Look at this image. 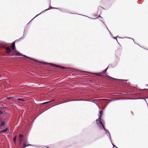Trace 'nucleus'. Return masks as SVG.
<instances>
[{
    "label": "nucleus",
    "instance_id": "nucleus-1",
    "mask_svg": "<svg viewBox=\"0 0 148 148\" xmlns=\"http://www.w3.org/2000/svg\"><path fill=\"white\" fill-rule=\"evenodd\" d=\"M50 64L53 67H56L58 68H61L62 69H63L64 70H68V69H69V68H66V67H62V66H57L56 65L53 64Z\"/></svg>",
    "mask_w": 148,
    "mask_h": 148
},
{
    "label": "nucleus",
    "instance_id": "nucleus-2",
    "mask_svg": "<svg viewBox=\"0 0 148 148\" xmlns=\"http://www.w3.org/2000/svg\"><path fill=\"white\" fill-rule=\"evenodd\" d=\"M108 67L106 68L105 70H104L102 72H101L100 73H99L97 74H96L95 73H93V75L95 74V75H98L100 76H104V75H102V74H105L106 73L107 70L108 69Z\"/></svg>",
    "mask_w": 148,
    "mask_h": 148
},
{
    "label": "nucleus",
    "instance_id": "nucleus-3",
    "mask_svg": "<svg viewBox=\"0 0 148 148\" xmlns=\"http://www.w3.org/2000/svg\"><path fill=\"white\" fill-rule=\"evenodd\" d=\"M101 117H99V118L98 119H97V123L98 124H101L102 125V126L103 127V129L104 130H105V129L104 126L103 125V123H102L101 122Z\"/></svg>",
    "mask_w": 148,
    "mask_h": 148
},
{
    "label": "nucleus",
    "instance_id": "nucleus-4",
    "mask_svg": "<svg viewBox=\"0 0 148 148\" xmlns=\"http://www.w3.org/2000/svg\"><path fill=\"white\" fill-rule=\"evenodd\" d=\"M23 136V134H20L19 136V140L20 141V145L22 142Z\"/></svg>",
    "mask_w": 148,
    "mask_h": 148
},
{
    "label": "nucleus",
    "instance_id": "nucleus-5",
    "mask_svg": "<svg viewBox=\"0 0 148 148\" xmlns=\"http://www.w3.org/2000/svg\"><path fill=\"white\" fill-rule=\"evenodd\" d=\"M15 53H16V54H15V55L16 56H23V55L21 54L20 53L17 52V51H15ZM23 56L26 57V58H28L25 55H23Z\"/></svg>",
    "mask_w": 148,
    "mask_h": 148
},
{
    "label": "nucleus",
    "instance_id": "nucleus-6",
    "mask_svg": "<svg viewBox=\"0 0 148 148\" xmlns=\"http://www.w3.org/2000/svg\"><path fill=\"white\" fill-rule=\"evenodd\" d=\"M5 49L7 53H10L11 51V50L10 48L8 47H6L5 48Z\"/></svg>",
    "mask_w": 148,
    "mask_h": 148
},
{
    "label": "nucleus",
    "instance_id": "nucleus-7",
    "mask_svg": "<svg viewBox=\"0 0 148 148\" xmlns=\"http://www.w3.org/2000/svg\"><path fill=\"white\" fill-rule=\"evenodd\" d=\"M16 42L15 41V42H13L11 45V47L12 49L13 50H14L15 49V42Z\"/></svg>",
    "mask_w": 148,
    "mask_h": 148
},
{
    "label": "nucleus",
    "instance_id": "nucleus-8",
    "mask_svg": "<svg viewBox=\"0 0 148 148\" xmlns=\"http://www.w3.org/2000/svg\"><path fill=\"white\" fill-rule=\"evenodd\" d=\"M30 144L26 145L25 143H24L21 146V147H23V148H25V147L27 146L31 145Z\"/></svg>",
    "mask_w": 148,
    "mask_h": 148
},
{
    "label": "nucleus",
    "instance_id": "nucleus-9",
    "mask_svg": "<svg viewBox=\"0 0 148 148\" xmlns=\"http://www.w3.org/2000/svg\"><path fill=\"white\" fill-rule=\"evenodd\" d=\"M7 130V128L6 127V128L3 130L0 131V134L2 133L3 132H6Z\"/></svg>",
    "mask_w": 148,
    "mask_h": 148
},
{
    "label": "nucleus",
    "instance_id": "nucleus-10",
    "mask_svg": "<svg viewBox=\"0 0 148 148\" xmlns=\"http://www.w3.org/2000/svg\"><path fill=\"white\" fill-rule=\"evenodd\" d=\"M5 123V121H2L1 124V126H3Z\"/></svg>",
    "mask_w": 148,
    "mask_h": 148
},
{
    "label": "nucleus",
    "instance_id": "nucleus-11",
    "mask_svg": "<svg viewBox=\"0 0 148 148\" xmlns=\"http://www.w3.org/2000/svg\"><path fill=\"white\" fill-rule=\"evenodd\" d=\"M99 114H100L99 117H101V115H102V114L103 113V111L102 110L100 111L99 112Z\"/></svg>",
    "mask_w": 148,
    "mask_h": 148
},
{
    "label": "nucleus",
    "instance_id": "nucleus-12",
    "mask_svg": "<svg viewBox=\"0 0 148 148\" xmlns=\"http://www.w3.org/2000/svg\"><path fill=\"white\" fill-rule=\"evenodd\" d=\"M99 101V100L98 99H93V103H96Z\"/></svg>",
    "mask_w": 148,
    "mask_h": 148
},
{
    "label": "nucleus",
    "instance_id": "nucleus-13",
    "mask_svg": "<svg viewBox=\"0 0 148 148\" xmlns=\"http://www.w3.org/2000/svg\"><path fill=\"white\" fill-rule=\"evenodd\" d=\"M16 136H15L13 139V141L14 143H15L16 142Z\"/></svg>",
    "mask_w": 148,
    "mask_h": 148
},
{
    "label": "nucleus",
    "instance_id": "nucleus-14",
    "mask_svg": "<svg viewBox=\"0 0 148 148\" xmlns=\"http://www.w3.org/2000/svg\"><path fill=\"white\" fill-rule=\"evenodd\" d=\"M82 72L83 73V74L84 75H86V73H87V72L85 71H82Z\"/></svg>",
    "mask_w": 148,
    "mask_h": 148
},
{
    "label": "nucleus",
    "instance_id": "nucleus-15",
    "mask_svg": "<svg viewBox=\"0 0 148 148\" xmlns=\"http://www.w3.org/2000/svg\"><path fill=\"white\" fill-rule=\"evenodd\" d=\"M18 101H24V100L23 99L18 98Z\"/></svg>",
    "mask_w": 148,
    "mask_h": 148
},
{
    "label": "nucleus",
    "instance_id": "nucleus-16",
    "mask_svg": "<svg viewBox=\"0 0 148 148\" xmlns=\"http://www.w3.org/2000/svg\"><path fill=\"white\" fill-rule=\"evenodd\" d=\"M48 102H44V103H42V104H45L47 103Z\"/></svg>",
    "mask_w": 148,
    "mask_h": 148
},
{
    "label": "nucleus",
    "instance_id": "nucleus-17",
    "mask_svg": "<svg viewBox=\"0 0 148 148\" xmlns=\"http://www.w3.org/2000/svg\"><path fill=\"white\" fill-rule=\"evenodd\" d=\"M10 97L8 98V99L9 100H10Z\"/></svg>",
    "mask_w": 148,
    "mask_h": 148
}]
</instances>
